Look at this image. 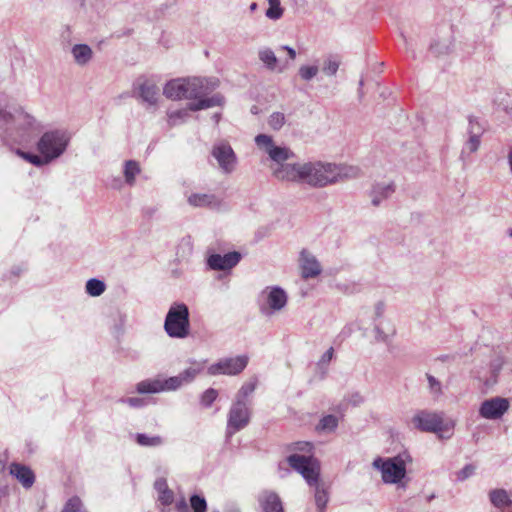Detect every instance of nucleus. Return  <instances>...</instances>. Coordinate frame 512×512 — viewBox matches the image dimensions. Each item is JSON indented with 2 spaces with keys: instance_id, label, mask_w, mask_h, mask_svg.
Wrapping results in <instances>:
<instances>
[{
  "instance_id": "nucleus-15",
  "label": "nucleus",
  "mask_w": 512,
  "mask_h": 512,
  "mask_svg": "<svg viewBox=\"0 0 512 512\" xmlns=\"http://www.w3.org/2000/svg\"><path fill=\"white\" fill-rule=\"evenodd\" d=\"M509 409V401L502 397H493L483 401L479 414L485 419L495 420L501 418Z\"/></svg>"
},
{
  "instance_id": "nucleus-58",
  "label": "nucleus",
  "mask_w": 512,
  "mask_h": 512,
  "mask_svg": "<svg viewBox=\"0 0 512 512\" xmlns=\"http://www.w3.org/2000/svg\"><path fill=\"white\" fill-rule=\"evenodd\" d=\"M356 397H357V398H355V400H354V404H355V405H356V404H358V403H360V402H362V398H361V396H359V395L357 394V395H356Z\"/></svg>"
},
{
  "instance_id": "nucleus-43",
  "label": "nucleus",
  "mask_w": 512,
  "mask_h": 512,
  "mask_svg": "<svg viewBox=\"0 0 512 512\" xmlns=\"http://www.w3.org/2000/svg\"><path fill=\"white\" fill-rule=\"evenodd\" d=\"M218 397V391L214 388H208L205 390L200 398V403L203 407H210Z\"/></svg>"
},
{
  "instance_id": "nucleus-40",
  "label": "nucleus",
  "mask_w": 512,
  "mask_h": 512,
  "mask_svg": "<svg viewBox=\"0 0 512 512\" xmlns=\"http://www.w3.org/2000/svg\"><path fill=\"white\" fill-rule=\"evenodd\" d=\"M426 378L430 394L435 399L439 398L443 394L441 382L431 374H426Z\"/></svg>"
},
{
  "instance_id": "nucleus-50",
  "label": "nucleus",
  "mask_w": 512,
  "mask_h": 512,
  "mask_svg": "<svg viewBox=\"0 0 512 512\" xmlns=\"http://www.w3.org/2000/svg\"><path fill=\"white\" fill-rule=\"evenodd\" d=\"M374 332L377 341L388 342L389 336L379 326H375Z\"/></svg>"
},
{
  "instance_id": "nucleus-19",
  "label": "nucleus",
  "mask_w": 512,
  "mask_h": 512,
  "mask_svg": "<svg viewBox=\"0 0 512 512\" xmlns=\"http://www.w3.org/2000/svg\"><path fill=\"white\" fill-rule=\"evenodd\" d=\"M488 496L497 512H512V499L507 490L503 488L493 489Z\"/></svg>"
},
{
  "instance_id": "nucleus-44",
  "label": "nucleus",
  "mask_w": 512,
  "mask_h": 512,
  "mask_svg": "<svg viewBox=\"0 0 512 512\" xmlns=\"http://www.w3.org/2000/svg\"><path fill=\"white\" fill-rule=\"evenodd\" d=\"M286 122L285 115L281 112H274L268 119V124L273 130H280Z\"/></svg>"
},
{
  "instance_id": "nucleus-18",
  "label": "nucleus",
  "mask_w": 512,
  "mask_h": 512,
  "mask_svg": "<svg viewBox=\"0 0 512 512\" xmlns=\"http://www.w3.org/2000/svg\"><path fill=\"white\" fill-rule=\"evenodd\" d=\"M9 472L26 489L31 488L35 482V474L27 465L13 462L10 465Z\"/></svg>"
},
{
  "instance_id": "nucleus-38",
  "label": "nucleus",
  "mask_w": 512,
  "mask_h": 512,
  "mask_svg": "<svg viewBox=\"0 0 512 512\" xmlns=\"http://www.w3.org/2000/svg\"><path fill=\"white\" fill-rule=\"evenodd\" d=\"M269 8L266 10V17L271 20H278L283 15L280 0H268Z\"/></svg>"
},
{
  "instance_id": "nucleus-48",
  "label": "nucleus",
  "mask_w": 512,
  "mask_h": 512,
  "mask_svg": "<svg viewBox=\"0 0 512 512\" xmlns=\"http://www.w3.org/2000/svg\"><path fill=\"white\" fill-rule=\"evenodd\" d=\"M120 402L126 403L131 407L138 408L142 407L145 403L144 399L139 397H129V398H122L120 399Z\"/></svg>"
},
{
  "instance_id": "nucleus-13",
  "label": "nucleus",
  "mask_w": 512,
  "mask_h": 512,
  "mask_svg": "<svg viewBox=\"0 0 512 512\" xmlns=\"http://www.w3.org/2000/svg\"><path fill=\"white\" fill-rule=\"evenodd\" d=\"M255 143L259 148H263L278 166L293 156L289 148L274 145L272 137L267 134H258L255 137Z\"/></svg>"
},
{
  "instance_id": "nucleus-26",
  "label": "nucleus",
  "mask_w": 512,
  "mask_h": 512,
  "mask_svg": "<svg viewBox=\"0 0 512 512\" xmlns=\"http://www.w3.org/2000/svg\"><path fill=\"white\" fill-rule=\"evenodd\" d=\"M453 49V40L450 36L439 39L431 43L430 51L435 56L447 55Z\"/></svg>"
},
{
  "instance_id": "nucleus-5",
  "label": "nucleus",
  "mask_w": 512,
  "mask_h": 512,
  "mask_svg": "<svg viewBox=\"0 0 512 512\" xmlns=\"http://www.w3.org/2000/svg\"><path fill=\"white\" fill-rule=\"evenodd\" d=\"M189 308L185 303H173L165 317L164 330L171 338L183 339L189 335Z\"/></svg>"
},
{
  "instance_id": "nucleus-49",
  "label": "nucleus",
  "mask_w": 512,
  "mask_h": 512,
  "mask_svg": "<svg viewBox=\"0 0 512 512\" xmlns=\"http://www.w3.org/2000/svg\"><path fill=\"white\" fill-rule=\"evenodd\" d=\"M334 355V349L333 347H330L321 357V359L318 362L319 366L327 365L333 358Z\"/></svg>"
},
{
  "instance_id": "nucleus-9",
  "label": "nucleus",
  "mask_w": 512,
  "mask_h": 512,
  "mask_svg": "<svg viewBox=\"0 0 512 512\" xmlns=\"http://www.w3.org/2000/svg\"><path fill=\"white\" fill-rule=\"evenodd\" d=\"M287 300V294L281 287H266L261 293L260 312L263 315L270 316L273 312L283 309Z\"/></svg>"
},
{
  "instance_id": "nucleus-8",
  "label": "nucleus",
  "mask_w": 512,
  "mask_h": 512,
  "mask_svg": "<svg viewBox=\"0 0 512 512\" xmlns=\"http://www.w3.org/2000/svg\"><path fill=\"white\" fill-rule=\"evenodd\" d=\"M412 424L422 432L441 433L446 430L443 412L419 410L413 416Z\"/></svg>"
},
{
  "instance_id": "nucleus-51",
  "label": "nucleus",
  "mask_w": 512,
  "mask_h": 512,
  "mask_svg": "<svg viewBox=\"0 0 512 512\" xmlns=\"http://www.w3.org/2000/svg\"><path fill=\"white\" fill-rule=\"evenodd\" d=\"M175 508L177 509L178 512H187L188 505L185 498H182L181 500L177 501Z\"/></svg>"
},
{
  "instance_id": "nucleus-24",
  "label": "nucleus",
  "mask_w": 512,
  "mask_h": 512,
  "mask_svg": "<svg viewBox=\"0 0 512 512\" xmlns=\"http://www.w3.org/2000/svg\"><path fill=\"white\" fill-rule=\"evenodd\" d=\"M188 203L194 207H216L220 202L214 194L194 193L188 197Z\"/></svg>"
},
{
  "instance_id": "nucleus-11",
  "label": "nucleus",
  "mask_w": 512,
  "mask_h": 512,
  "mask_svg": "<svg viewBox=\"0 0 512 512\" xmlns=\"http://www.w3.org/2000/svg\"><path fill=\"white\" fill-rule=\"evenodd\" d=\"M183 386L179 374L166 379L154 378L139 382L136 391L139 394H155L163 391H175Z\"/></svg>"
},
{
  "instance_id": "nucleus-45",
  "label": "nucleus",
  "mask_w": 512,
  "mask_h": 512,
  "mask_svg": "<svg viewBox=\"0 0 512 512\" xmlns=\"http://www.w3.org/2000/svg\"><path fill=\"white\" fill-rule=\"evenodd\" d=\"M339 66H340V62L338 60H336L335 58L330 57L324 61L322 71L327 76H333L337 73Z\"/></svg>"
},
{
  "instance_id": "nucleus-25",
  "label": "nucleus",
  "mask_w": 512,
  "mask_h": 512,
  "mask_svg": "<svg viewBox=\"0 0 512 512\" xmlns=\"http://www.w3.org/2000/svg\"><path fill=\"white\" fill-rule=\"evenodd\" d=\"M71 53L79 66L86 65L93 55L92 49L87 44H76L72 47Z\"/></svg>"
},
{
  "instance_id": "nucleus-17",
  "label": "nucleus",
  "mask_w": 512,
  "mask_h": 512,
  "mask_svg": "<svg viewBox=\"0 0 512 512\" xmlns=\"http://www.w3.org/2000/svg\"><path fill=\"white\" fill-rule=\"evenodd\" d=\"M300 266L301 275L304 279L314 278L322 271L321 265L316 257L307 250H302L300 253Z\"/></svg>"
},
{
  "instance_id": "nucleus-42",
  "label": "nucleus",
  "mask_w": 512,
  "mask_h": 512,
  "mask_svg": "<svg viewBox=\"0 0 512 512\" xmlns=\"http://www.w3.org/2000/svg\"><path fill=\"white\" fill-rule=\"evenodd\" d=\"M190 506L193 512H206L207 511V502L205 498L198 494H193L190 497Z\"/></svg>"
},
{
  "instance_id": "nucleus-33",
  "label": "nucleus",
  "mask_w": 512,
  "mask_h": 512,
  "mask_svg": "<svg viewBox=\"0 0 512 512\" xmlns=\"http://www.w3.org/2000/svg\"><path fill=\"white\" fill-rule=\"evenodd\" d=\"M136 442L140 446H144V447H158L164 443L162 437H160L158 435L157 436H149L144 433L136 434Z\"/></svg>"
},
{
  "instance_id": "nucleus-37",
  "label": "nucleus",
  "mask_w": 512,
  "mask_h": 512,
  "mask_svg": "<svg viewBox=\"0 0 512 512\" xmlns=\"http://www.w3.org/2000/svg\"><path fill=\"white\" fill-rule=\"evenodd\" d=\"M190 111L188 107L186 109H180L176 111H171L168 113V123L170 126H177L179 124L184 123L189 117Z\"/></svg>"
},
{
  "instance_id": "nucleus-7",
  "label": "nucleus",
  "mask_w": 512,
  "mask_h": 512,
  "mask_svg": "<svg viewBox=\"0 0 512 512\" xmlns=\"http://www.w3.org/2000/svg\"><path fill=\"white\" fill-rule=\"evenodd\" d=\"M409 458L408 454H399L385 459L378 457L373 461V467L381 471L384 483L398 484L406 476V460Z\"/></svg>"
},
{
  "instance_id": "nucleus-41",
  "label": "nucleus",
  "mask_w": 512,
  "mask_h": 512,
  "mask_svg": "<svg viewBox=\"0 0 512 512\" xmlns=\"http://www.w3.org/2000/svg\"><path fill=\"white\" fill-rule=\"evenodd\" d=\"M319 72V68L316 65H303L299 68L298 74L304 81L312 80Z\"/></svg>"
},
{
  "instance_id": "nucleus-35",
  "label": "nucleus",
  "mask_w": 512,
  "mask_h": 512,
  "mask_svg": "<svg viewBox=\"0 0 512 512\" xmlns=\"http://www.w3.org/2000/svg\"><path fill=\"white\" fill-rule=\"evenodd\" d=\"M484 131H485V129L479 122L478 118L473 115H469L468 116V126H467L468 136H474V137L481 138L482 135L484 134Z\"/></svg>"
},
{
  "instance_id": "nucleus-28",
  "label": "nucleus",
  "mask_w": 512,
  "mask_h": 512,
  "mask_svg": "<svg viewBox=\"0 0 512 512\" xmlns=\"http://www.w3.org/2000/svg\"><path fill=\"white\" fill-rule=\"evenodd\" d=\"M15 154L36 167H41L49 164V161L46 158V156L42 154L37 155L35 153L25 152L19 148L15 149Z\"/></svg>"
},
{
  "instance_id": "nucleus-4",
  "label": "nucleus",
  "mask_w": 512,
  "mask_h": 512,
  "mask_svg": "<svg viewBox=\"0 0 512 512\" xmlns=\"http://www.w3.org/2000/svg\"><path fill=\"white\" fill-rule=\"evenodd\" d=\"M287 462L291 468L300 473L310 486H315V503L319 512H324L328 494L319 484L320 468L316 459L311 456L300 454H291L287 457Z\"/></svg>"
},
{
  "instance_id": "nucleus-6",
  "label": "nucleus",
  "mask_w": 512,
  "mask_h": 512,
  "mask_svg": "<svg viewBox=\"0 0 512 512\" xmlns=\"http://www.w3.org/2000/svg\"><path fill=\"white\" fill-rule=\"evenodd\" d=\"M70 137L65 130L45 132L37 142V150L45 155L49 163L59 158L67 149Z\"/></svg>"
},
{
  "instance_id": "nucleus-47",
  "label": "nucleus",
  "mask_w": 512,
  "mask_h": 512,
  "mask_svg": "<svg viewBox=\"0 0 512 512\" xmlns=\"http://www.w3.org/2000/svg\"><path fill=\"white\" fill-rule=\"evenodd\" d=\"M475 473V466L472 464L465 465L460 471L457 472V480L464 481Z\"/></svg>"
},
{
  "instance_id": "nucleus-29",
  "label": "nucleus",
  "mask_w": 512,
  "mask_h": 512,
  "mask_svg": "<svg viewBox=\"0 0 512 512\" xmlns=\"http://www.w3.org/2000/svg\"><path fill=\"white\" fill-rule=\"evenodd\" d=\"M258 57L268 70H276L278 59L271 48L260 49L258 51Z\"/></svg>"
},
{
  "instance_id": "nucleus-57",
  "label": "nucleus",
  "mask_w": 512,
  "mask_h": 512,
  "mask_svg": "<svg viewBox=\"0 0 512 512\" xmlns=\"http://www.w3.org/2000/svg\"><path fill=\"white\" fill-rule=\"evenodd\" d=\"M363 85H364V80H363V79H361V80L359 81V87H360V90H359V96H360V97H362V91H361V88L363 87Z\"/></svg>"
},
{
  "instance_id": "nucleus-31",
  "label": "nucleus",
  "mask_w": 512,
  "mask_h": 512,
  "mask_svg": "<svg viewBox=\"0 0 512 512\" xmlns=\"http://www.w3.org/2000/svg\"><path fill=\"white\" fill-rule=\"evenodd\" d=\"M338 417L332 414L323 416L316 426L317 431L334 432L338 427Z\"/></svg>"
},
{
  "instance_id": "nucleus-55",
  "label": "nucleus",
  "mask_w": 512,
  "mask_h": 512,
  "mask_svg": "<svg viewBox=\"0 0 512 512\" xmlns=\"http://www.w3.org/2000/svg\"><path fill=\"white\" fill-rule=\"evenodd\" d=\"M507 160H508V165H509L510 171L512 173V149L508 153Z\"/></svg>"
},
{
  "instance_id": "nucleus-2",
  "label": "nucleus",
  "mask_w": 512,
  "mask_h": 512,
  "mask_svg": "<svg viewBox=\"0 0 512 512\" xmlns=\"http://www.w3.org/2000/svg\"><path fill=\"white\" fill-rule=\"evenodd\" d=\"M218 86L217 78H177L165 84L163 94L171 100H196L188 103V109L196 112L224 104V97L220 93L208 97Z\"/></svg>"
},
{
  "instance_id": "nucleus-12",
  "label": "nucleus",
  "mask_w": 512,
  "mask_h": 512,
  "mask_svg": "<svg viewBox=\"0 0 512 512\" xmlns=\"http://www.w3.org/2000/svg\"><path fill=\"white\" fill-rule=\"evenodd\" d=\"M248 364V357L244 355L222 358L208 367V374L211 376L240 374Z\"/></svg>"
},
{
  "instance_id": "nucleus-63",
  "label": "nucleus",
  "mask_w": 512,
  "mask_h": 512,
  "mask_svg": "<svg viewBox=\"0 0 512 512\" xmlns=\"http://www.w3.org/2000/svg\"><path fill=\"white\" fill-rule=\"evenodd\" d=\"M509 235L512 236V229H509Z\"/></svg>"
},
{
  "instance_id": "nucleus-59",
  "label": "nucleus",
  "mask_w": 512,
  "mask_h": 512,
  "mask_svg": "<svg viewBox=\"0 0 512 512\" xmlns=\"http://www.w3.org/2000/svg\"><path fill=\"white\" fill-rule=\"evenodd\" d=\"M356 397H357V398H355V400H354V404H355V405H356V404H358V403H360V402H362V398H361V396H359V395L357 394V395H356Z\"/></svg>"
},
{
  "instance_id": "nucleus-54",
  "label": "nucleus",
  "mask_w": 512,
  "mask_h": 512,
  "mask_svg": "<svg viewBox=\"0 0 512 512\" xmlns=\"http://www.w3.org/2000/svg\"><path fill=\"white\" fill-rule=\"evenodd\" d=\"M283 50L287 51L288 53V56L291 60H294L296 58V51L294 48L288 46V45H284L281 47Z\"/></svg>"
},
{
  "instance_id": "nucleus-62",
  "label": "nucleus",
  "mask_w": 512,
  "mask_h": 512,
  "mask_svg": "<svg viewBox=\"0 0 512 512\" xmlns=\"http://www.w3.org/2000/svg\"><path fill=\"white\" fill-rule=\"evenodd\" d=\"M12 273H13L14 275H18V274L20 273V269H19V268L14 269V270H12Z\"/></svg>"
},
{
  "instance_id": "nucleus-10",
  "label": "nucleus",
  "mask_w": 512,
  "mask_h": 512,
  "mask_svg": "<svg viewBox=\"0 0 512 512\" xmlns=\"http://www.w3.org/2000/svg\"><path fill=\"white\" fill-rule=\"evenodd\" d=\"M250 422V410L247 401L235 400L230 407L227 419L226 435L231 437L244 429Z\"/></svg>"
},
{
  "instance_id": "nucleus-61",
  "label": "nucleus",
  "mask_w": 512,
  "mask_h": 512,
  "mask_svg": "<svg viewBox=\"0 0 512 512\" xmlns=\"http://www.w3.org/2000/svg\"><path fill=\"white\" fill-rule=\"evenodd\" d=\"M219 118H220V114L216 113L213 115V119L216 123L219 121Z\"/></svg>"
},
{
  "instance_id": "nucleus-3",
  "label": "nucleus",
  "mask_w": 512,
  "mask_h": 512,
  "mask_svg": "<svg viewBox=\"0 0 512 512\" xmlns=\"http://www.w3.org/2000/svg\"><path fill=\"white\" fill-rule=\"evenodd\" d=\"M3 99L4 95L0 94V103ZM0 123L5 129L6 136L19 143L29 142L35 130V119L14 106H0Z\"/></svg>"
},
{
  "instance_id": "nucleus-34",
  "label": "nucleus",
  "mask_w": 512,
  "mask_h": 512,
  "mask_svg": "<svg viewBox=\"0 0 512 512\" xmlns=\"http://www.w3.org/2000/svg\"><path fill=\"white\" fill-rule=\"evenodd\" d=\"M257 383L258 379L256 377L245 382L237 392L235 400L246 401V398L255 391Z\"/></svg>"
},
{
  "instance_id": "nucleus-60",
  "label": "nucleus",
  "mask_w": 512,
  "mask_h": 512,
  "mask_svg": "<svg viewBox=\"0 0 512 512\" xmlns=\"http://www.w3.org/2000/svg\"><path fill=\"white\" fill-rule=\"evenodd\" d=\"M401 37L403 38V41H404V43H405V45H406V48H407V49H409V44H408V42H407L406 37H405L403 34H401Z\"/></svg>"
},
{
  "instance_id": "nucleus-30",
  "label": "nucleus",
  "mask_w": 512,
  "mask_h": 512,
  "mask_svg": "<svg viewBox=\"0 0 512 512\" xmlns=\"http://www.w3.org/2000/svg\"><path fill=\"white\" fill-rule=\"evenodd\" d=\"M203 371V365L201 363L193 362L192 366L183 370L179 373L180 379L183 385L189 384Z\"/></svg>"
},
{
  "instance_id": "nucleus-16",
  "label": "nucleus",
  "mask_w": 512,
  "mask_h": 512,
  "mask_svg": "<svg viewBox=\"0 0 512 512\" xmlns=\"http://www.w3.org/2000/svg\"><path fill=\"white\" fill-rule=\"evenodd\" d=\"M241 258V254L237 251L228 252L225 255L214 253L208 256L207 265L214 271L230 270L240 262Z\"/></svg>"
},
{
  "instance_id": "nucleus-39",
  "label": "nucleus",
  "mask_w": 512,
  "mask_h": 512,
  "mask_svg": "<svg viewBox=\"0 0 512 512\" xmlns=\"http://www.w3.org/2000/svg\"><path fill=\"white\" fill-rule=\"evenodd\" d=\"M62 512H88L81 499L77 496L71 497L64 505Z\"/></svg>"
},
{
  "instance_id": "nucleus-46",
  "label": "nucleus",
  "mask_w": 512,
  "mask_h": 512,
  "mask_svg": "<svg viewBox=\"0 0 512 512\" xmlns=\"http://www.w3.org/2000/svg\"><path fill=\"white\" fill-rule=\"evenodd\" d=\"M502 364H503V362L500 359H495L491 362V365H490L491 376H490V378L485 380L486 385H493L497 382V375L502 368Z\"/></svg>"
},
{
  "instance_id": "nucleus-21",
  "label": "nucleus",
  "mask_w": 512,
  "mask_h": 512,
  "mask_svg": "<svg viewBox=\"0 0 512 512\" xmlns=\"http://www.w3.org/2000/svg\"><path fill=\"white\" fill-rule=\"evenodd\" d=\"M258 501L264 512H284L280 497L273 491L261 492Z\"/></svg>"
},
{
  "instance_id": "nucleus-56",
  "label": "nucleus",
  "mask_w": 512,
  "mask_h": 512,
  "mask_svg": "<svg viewBox=\"0 0 512 512\" xmlns=\"http://www.w3.org/2000/svg\"><path fill=\"white\" fill-rule=\"evenodd\" d=\"M258 5L257 3L253 2L250 4L249 9L251 12H254L257 9Z\"/></svg>"
},
{
  "instance_id": "nucleus-1",
  "label": "nucleus",
  "mask_w": 512,
  "mask_h": 512,
  "mask_svg": "<svg viewBox=\"0 0 512 512\" xmlns=\"http://www.w3.org/2000/svg\"><path fill=\"white\" fill-rule=\"evenodd\" d=\"M359 169L339 167L331 163L309 162L305 164H281L273 170L280 181L307 183L313 187H325L343 178L356 177Z\"/></svg>"
},
{
  "instance_id": "nucleus-22",
  "label": "nucleus",
  "mask_w": 512,
  "mask_h": 512,
  "mask_svg": "<svg viewBox=\"0 0 512 512\" xmlns=\"http://www.w3.org/2000/svg\"><path fill=\"white\" fill-rule=\"evenodd\" d=\"M395 192L394 182L375 183L371 189V202L374 206H379L381 202L389 198Z\"/></svg>"
},
{
  "instance_id": "nucleus-52",
  "label": "nucleus",
  "mask_w": 512,
  "mask_h": 512,
  "mask_svg": "<svg viewBox=\"0 0 512 512\" xmlns=\"http://www.w3.org/2000/svg\"><path fill=\"white\" fill-rule=\"evenodd\" d=\"M312 448V444L309 442H297L295 444V449L299 451H310Z\"/></svg>"
},
{
  "instance_id": "nucleus-27",
  "label": "nucleus",
  "mask_w": 512,
  "mask_h": 512,
  "mask_svg": "<svg viewBox=\"0 0 512 512\" xmlns=\"http://www.w3.org/2000/svg\"><path fill=\"white\" fill-rule=\"evenodd\" d=\"M141 169L137 161L135 160H127L124 163L123 174L125 177V182L129 186H133L135 184V178L140 173Z\"/></svg>"
},
{
  "instance_id": "nucleus-23",
  "label": "nucleus",
  "mask_w": 512,
  "mask_h": 512,
  "mask_svg": "<svg viewBox=\"0 0 512 512\" xmlns=\"http://www.w3.org/2000/svg\"><path fill=\"white\" fill-rule=\"evenodd\" d=\"M154 489L158 493V501L169 506L174 501V492L168 487L167 480L163 477L157 478L154 482Z\"/></svg>"
},
{
  "instance_id": "nucleus-36",
  "label": "nucleus",
  "mask_w": 512,
  "mask_h": 512,
  "mask_svg": "<svg viewBox=\"0 0 512 512\" xmlns=\"http://www.w3.org/2000/svg\"><path fill=\"white\" fill-rule=\"evenodd\" d=\"M481 144V138L468 136V139L464 143V146L461 150L460 157L463 159L466 155H470L478 151Z\"/></svg>"
},
{
  "instance_id": "nucleus-20",
  "label": "nucleus",
  "mask_w": 512,
  "mask_h": 512,
  "mask_svg": "<svg viewBox=\"0 0 512 512\" xmlns=\"http://www.w3.org/2000/svg\"><path fill=\"white\" fill-rule=\"evenodd\" d=\"M135 86L138 90V96L142 99L143 102H146L149 105L157 104L159 89L155 83L147 79L143 81L139 79Z\"/></svg>"
},
{
  "instance_id": "nucleus-64",
  "label": "nucleus",
  "mask_w": 512,
  "mask_h": 512,
  "mask_svg": "<svg viewBox=\"0 0 512 512\" xmlns=\"http://www.w3.org/2000/svg\"><path fill=\"white\" fill-rule=\"evenodd\" d=\"M214 512H218V511H214Z\"/></svg>"
},
{
  "instance_id": "nucleus-14",
  "label": "nucleus",
  "mask_w": 512,
  "mask_h": 512,
  "mask_svg": "<svg viewBox=\"0 0 512 512\" xmlns=\"http://www.w3.org/2000/svg\"><path fill=\"white\" fill-rule=\"evenodd\" d=\"M211 154L217 160L220 169L224 173L229 174L235 170L237 157L228 143H216L212 148Z\"/></svg>"
},
{
  "instance_id": "nucleus-32",
  "label": "nucleus",
  "mask_w": 512,
  "mask_h": 512,
  "mask_svg": "<svg viewBox=\"0 0 512 512\" xmlns=\"http://www.w3.org/2000/svg\"><path fill=\"white\" fill-rule=\"evenodd\" d=\"M85 289L88 295L98 297L105 292L106 284L100 279L91 278L86 282Z\"/></svg>"
},
{
  "instance_id": "nucleus-53",
  "label": "nucleus",
  "mask_w": 512,
  "mask_h": 512,
  "mask_svg": "<svg viewBox=\"0 0 512 512\" xmlns=\"http://www.w3.org/2000/svg\"><path fill=\"white\" fill-rule=\"evenodd\" d=\"M385 305L383 302H378L375 305V315L377 318L381 317L384 313Z\"/></svg>"
}]
</instances>
